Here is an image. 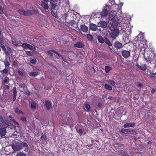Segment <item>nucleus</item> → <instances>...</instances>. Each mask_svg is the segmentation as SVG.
Returning <instances> with one entry per match:
<instances>
[{"label":"nucleus","mask_w":156,"mask_h":156,"mask_svg":"<svg viewBox=\"0 0 156 156\" xmlns=\"http://www.w3.org/2000/svg\"><path fill=\"white\" fill-rule=\"evenodd\" d=\"M126 19L125 17H119V19L115 18L113 20L111 26L110 27L111 31L110 36L111 38L113 39L116 38L119 34V30L116 29L117 26L119 24L121 27L123 26L124 24L126 23Z\"/></svg>","instance_id":"f257e3e1"},{"label":"nucleus","mask_w":156,"mask_h":156,"mask_svg":"<svg viewBox=\"0 0 156 156\" xmlns=\"http://www.w3.org/2000/svg\"><path fill=\"white\" fill-rule=\"evenodd\" d=\"M119 5L115 3L111 6V9L109 12V16L111 20H113L115 18L119 19L122 16V13L120 10L118 9Z\"/></svg>","instance_id":"f03ea898"},{"label":"nucleus","mask_w":156,"mask_h":156,"mask_svg":"<svg viewBox=\"0 0 156 156\" xmlns=\"http://www.w3.org/2000/svg\"><path fill=\"white\" fill-rule=\"evenodd\" d=\"M18 12L19 13L25 16H28L38 13V10L37 9L32 10H28L27 11H25L23 10H18Z\"/></svg>","instance_id":"7ed1b4c3"},{"label":"nucleus","mask_w":156,"mask_h":156,"mask_svg":"<svg viewBox=\"0 0 156 156\" xmlns=\"http://www.w3.org/2000/svg\"><path fill=\"white\" fill-rule=\"evenodd\" d=\"M0 123V135L2 137L5 136L6 131L5 123Z\"/></svg>","instance_id":"20e7f679"},{"label":"nucleus","mask_w":156,"mask_h":156,"mask_svg":"<svg viewBox=\"0 0 156 156\" xmlns=\"http://www.w3.org/2000/svg\"><path fill=\"white\" fill-rule=\"evenodd\" d=\"M146 43L144 41L140 40H138V41L136 42V45L137 46V48H140V49H142L144 48L146 45Z\"/></svg>","instance_id":"39448f33"},{"label":"nucleus","mask_w":156,"mask_h":156,"mask_svg":"<svg viewBox=\"0 0 156 156\" xmlns=\"http://www.w3.org/2000/svg\"><path fill=\"white\" fill-rule=\"evenodd\" d=\"M22 47L25 49H29L33 51L36 50V48L35 47L27 43H23L22 45Z\"/></svg>","instance_id":"423d86ee"},{"label":"nucleus","mask_w":156,"mask_h":156,"mask_svg":"<svg viewBox=\"0 0 156 156\" xmlns=\"http://www.w3.org/2000/svg\"><path fill=\"white\" fill-rule=\"evenodd\" d=\"M76 20L74 19H71L70 20L69 25V27L73 30H75V28H76L77 26Z\"/></svg>","instance_id":"0eeeda50"},{"label":"nucleus","mask_w":156,"mask_h":156,"mask_svg":"<svg viewBox=\"0 0 156 156\" xmlns=\"http://www.w3.org/2000/svg\"><path fill=\"white\" fill-rule=\"evenodd\" d=\"M57 1L56 0H51L50 1L51 7L50 9L51 10H55V8L57 6Z\"/></svg>","instance_id":"6e6552de"},{"label":"nucleus","mask_w":156,"mask_h":156,"mask_svg":"<svg viewBox=\"0 0 156 156\" xmlns=\"http://www.w3.org/2000/svg\"><path fill=\"white\" fill-rule=\"evenodd\" d=\"M108 8L107 6H105L103 9L102 11L101 12L100 15L102 16L106 17L108 14L107 9Z\"/></svg>","instance_id":"1a4fd4ad"},{"label":"nucleus","mask_w":156,"mask_h":156,"mask_svg":"<svg viewBox=\"0 0 156 156\" xmlns=\"http://www.w3.org/2000/svg\"><path fill=\"white\" fill-rule=\"evenodd\" d=\"M49 0H44V1H42L41 2V6L45 9L48 10L49 6L48 5V2Z\"/></svg>","instance_id":"9d476101"},{"label":"nucleus","mask_w":156,"mask_h":156,"mask_svg":"<svg viewBox=\"0 0 156 156\" xmlns=\"http://www.w3.org/2000/svg\"><path fill=\"white\" fill-rule=\"evenodd\" d=\"M70 17V20L71 19H74L76 20L77 18V15H78L76 12H74L73 10H71L69 12Z\"/></svg>","instance_id":"9b49d317"},{"label":"nucleus","mask_w":156,"mask_h":156,"mask_svg":"<svg viewBox=\"0 0 156 156\" xmlns=\"http://www.w3.org/2000/svg\"><path fill=\"white\" fill-rule=\"evenodd\" d=\"M122 56L125 58H127L130 56V52L128 50H123L122 51Z\"/></svg>","instance_id":"f8f14e48"},{"label":"nucleus","mask_w":156,"mask_h":156,"mask_svg":"<svg viewBox=\"0 0 156 156\" xmlns=\"http://www.w3.org/2000/svg\"><path fill=\"white\" fill-rule=\"evenodd\" d=\"M98 26L103 28H106L107 26V22L105 21H100L98 23Z\"/></svg>","instance_id":"ddd939ff"},{"label":"nucleus","mask_w":156,"mask_h":156,"mask_svg":"<svg viewBox=\"0 0 156 156\" xmlns=\"http://www.w3.org/2000/svg\"><path fill=\"white\" fill-rule=\"evenodd\" d=\"M50 51L55 53L60 57H61V56H62V55H61L59 53L55 51L54 49H50L49 51H47V53L49 55H50L51 57L53 56V54Z\"/></svg>","instance_id":"4468645a"},{"label":"nucleus","mask_w":156,"mask_h":156,"mask_svg":"<svg viewBox=\"0 0 156 156\" xmlns=\"http://www.w3.org/2000/svg\"><path fill=\"white\" fill-rule=\"evenodd\" d=\"M114 46L116 49H120L122 47V44L119 41L115 42L114 44Z\"/></svg>","instance_id":"2eb2a0df"},{"label":"nucleus","mask_w":156,"mask_h":156,"mask_svg":"<svg viewBox=\"0 0 156 156\" xmlns=\"http://www.w3.org/2000/svg\"><path fill=\"white\" fill-rule=\"evenodd\" d=\"M4 65L6 67H8L10 63V58L9 57H7L4 61Z\"/></svg>","instance_id":"dca6fc26"},{"label":"nucleus","mask_w":156,"mask_h":156,"mask_svg":"<svg viewBox=\"0 0 156 156\" xmlns=\"http://www.w3.org/2000/svg\"><path fill=\"white\" fill-rule=\"evenodd\" d=\"M90 28L93 31H95L98 29L97 26L96 25L93 23L90 24Z\"/></svg>","instance_id":"f3484780"},{"label":"nucleus","mask_w":156,"mask_h":156,"mask_svg":"<svg viewBox=\"0 0 156 156\" xmlns=\"http://www.w3.org/2000/svg\"><path fill=\"white\" fill-rule=\"evenodd\" d=\"M74 46L79 48H83L84 45L81 42H79L74 44Z\"/></svg>","instance_id":"a211bd4d"},{"label":"nucleus","mask_w":156,"mask_h":156,"mask_svg":"<svg viewBox=\"0 0 156 156\" xmlns=\"http://www.w3.org/2000/svg\"><path fill=\"white\" fill-rule=\"evenodd\" d=\"M115 3L114 0H109L108 3L105 6H107L108 9H111V6Z\"/></svg>","instance_id":"6ab92c4d"},{"label":"nucleus","mask_w":156,"mask_h":156,"mask_svg":"<svg viewBox=\"0 0 156 156\" xmlns=\"http://www.w3.org/2000/svg\"><path fill=\"white\" fill-rule=\"evenodd\" d=\"M3 39L2 38L0 37V46L2 48V49H3L4 51H6V48L3 45Z\"/></svg>","instance_id":"aec40b11"},{"label":"nucleus","mask_w":156,"mask_h":156,"mask_svg":"<svg viewBox=\"0 0 156 156\" xmlns=\"http://www.w3.org/2000/svg\"><path fill=\"white\" fill-rule=\"evenodd\" d=\"M135 124L133 122L126 123L123 125V127L125 128L128 127H132L134 126Z\"/></svg>","instance_id":"412c9836"},{"label":"nucleus","mask_w":156,"mask_h":156,"mask_svg":"<svg viewBox=\"0 0 156 156\" xmlns=\"http://www.w3.org/2000/svg\"><path fill=\"white\" fill-rule=\"evenodd\" d=\"M88 27L84 25H82L81 26V30L83 32H87L88 31Z\"/></svg>","instance_id":"4be33fe9"},{"label":"nucleus","mask_w":156,"mask_h":156,"mask_svg":"<svg viewBox=\"0 0 156 156\" xmlns=\"http://www.w3.org/2000/svg\"><path fill=\"white\" fill-rule=\"evenodd\" d=\"M13 99L14 101L16 100L17 95V91L16 87H14L13 89Z\"/></svg>","instance_id":"5701e85b"},{"label":"nucleus","mask_w":156,"mask_h":156,"mask_svg":"<svg viewBox=\"0 0 156 156\" xmlns=\"http://www.w3.org/2000/svg\"><path fill=\"white\" fill-rule=\"evenodd\" d=\"M45 106L47 109L49 110L51 108V103L50 101H45Z\"/></svg>","instance_id":"b1692460"},{"label":"nucleus","mask_w":156,"mask_h":156,"mask_svg":"<svg viewBox=\"0 0 156 156\" xmlns=\"http://www.w3.org/2000/svg\"><path fill=\"white\" fill-rule=\"evenodd\" d=\"M97 38L99 43L102 44L104 43L105 38L104 39L101 36H98L97 37Z\"/></svg>","instance_id":"393cba45"},{"label":"nucleus","mask_w":156,"mask_h":156,"mask_svg":"<svg viewBox=\"0 0 156 156\" xmlns=\"http://www.w3.org/2000/svg\"><path fill=\"white\" fill-rule=\"evenodd\" d=\"M12 44L16 46L18 45L19 43L18 41L17 40V39L15 38H12Z\"/></svg>","instance_id":"a878e982"},{"label":"nucleus","mask_w":156,"mask_h":156,"mask_svg":"<svg viewBox=\"0 0 156 156\" xmlns=\"http://www.w3.org/2000/svg\"><path fill=\"white\" fill-rule=\"evenodd\" d=\"M38 74V72H31L29 73V75L32 77H35Z\"/></svg>","instance_id":"bb28decb"},{"label":"nucleus","mask_w":156,"mask_h":156,"mask_svg":"<svg viewBox=\"0 0 156 156\" xmlns=\"http://www.w3.org/2000/svg\"><path fill=\"white\" fill-rule=\"evenodd\" d=\"M12 147L14 149H15L16 150H19L21 148V146L20 144H16V145H14Z\"/></svg>","instance_id":"cd10ccee"},{"label":"nucleus","mask_w":156,"mask_h":156,"mask_svg":"<svg viewBox=\"0 0 156 156\" xmlns=\"http://www.w3.org/2000/svg\"><path fill=\"white\" fill-rule=\"evenodd\" d=\"M104 42L109 46H112V44L110 41L107 38H105V41Z\"/></svg>","instance_id":"c85d7f7f"},{"label":"nucleus","mask_w":156,"mask_h":156,"mask_svg":"<svg viewBox=\"0 0 156 156\" xmlns=\"http://www.w3.org/2000/svg\"><path fill=\"white\" fill-rule=\"evenodd\" d=\"M14 110L15 112L17 114H24V113L22 111L20 110L19 109L17 108H15Z\"/></svg>","instance_id":"c756f323"},{"label":"nucleus","mask_w":156,"mask_h":156,"mask_svg":"<svg viewBox=\"0 0 156 156\" xmlns=\"http://www.w3.org/2000/svg\"><path fill=\"white\" fill-rule=\"evenodd\" d=\"M23 147L25 148V151H28V146L27 144L26 143L24 142L23 143Z\"/></svg>","instance_id":"7c9ffc66"},{"label":"nucleus","mask_w":156,"mask_h":156,"mask_svg":"<svg viewBox=\"0 0 156 156\" xmlns=\"http://www.w3.org/2000/svg\"><path fill=\"white\" fill-rule=\"evenodd\" d=\"M104 86L106 89H108L109 90H111L112 89V87L111 86L108 85L106 84H105L104 85Z\"/></svg>","instance_id":"2f4dec72"},{"label":"nucleus","mask_w":156,"mask_h":156,"mask_svg":"<svg viewBox=\"0 0 156 156\" xmlns=\"http://www.w3.org/2000/svg\"><path fill=\"white\" fill-rule=\"evenodd\" d=\"M137 66L140 69H141L142 70L145 71L146 70V67L145 66H140L138 65H137Z\"/></svg>","instance_id":"473e14b6"},{"label":"nucleus","mask_w":156,"mask_h":156,"mask_svg":"<svg viewBox=\"0 0 156 156\" xmlns=\"http://www.w3.org/2000/svg\"><path fill=\"white\" fill-rule=\"evenodd\" d=\"M129 134H131L133 135H136L137 134V133L136 132V131L134 130H129Z\"/></svg>","instance_id":"72a5a7b5"},{"label":"nucleus","mask_w":156,"mask_h":156,"mask_svg":"<svg viewBox=\"0 0 156 156\" xmlns=\"http://www.w3.org/2000/svg\"><path fill=\"white\" fill-rule=\"evenodd\" d=\"M105 69L106 72L107 73H108V72H109V71L112 69L111 68L108 66H105Z\"/></svg>","instance_id":"f704fd0d"},{"label":"nucleus","mask_w":156,"mask_h":156,"mask_svg":"<svg viewBox=\"0 0 156 156\" xmlns=\"http://www.w3.org/2000/svg\"><path fill=\"white\" fill-rule=\"evenodd\" d=\"M31 107L32 109H35L36 107V103L32 102L31 104Z\"/></svg>","instance_id":"c9c22d12"},{"label":"nucleus","mask_w":156,"mask_h":156,"mask_svg":"<svg viewBox=\"0 0 156 156\" xmlns=\"http://www.w3.org/2000/svg\"><path fill=\"white\" fill-rule=\"evenodd\" d=\"M149 77L151 78H154L156 77V72L155 73H151L149 75Z\"/></svg>","instance_id":"e433bc0d"},{"label":"nucleus","mask_w":156,"mask_h":156,"mask_svg":"<svg viewBox=\"0 0 156 156\" xmlns=\"http://www.w3.org/2000/svg\"><path fill=\"white\" fill-rule=\"evenodd\" d=\"M129 130L128 129H122L121 132L124 134H129Z\"/></svg>","instance_id":"4c0bfd02"},{"label":"nucleus","mask_w":156,"mask_h":156,"mask_svg":"<svg viewBox=\"0 0 156 156\" xmlns=\"http://www.w3.org/2000/svg\"><path fill=\"white\" fill-rule=\"evenodd\" d=\"M87 36L89 40L90 41H92L93 40V37L91 35L88 34L87 35Z\"/></svg>","instance_id":"58836bf2"},{"label":"nucleus","mask_w":156,"mask_h":156,"mask_svg":"<svg viewBox=\"0 0 156 156\" xmlns=\"http://www.w3.org/2000/svg\"><path fill=\"white\" fill-rule=\"evenodd\" d=\"M108 82L110 84L113 86H114L115 85L116 83L113 81L111 80H108Z\"/></svg>","instance_id":"ea45409f"},{"label":"nucleus","mask_w":156,"mask_h":156,"mask_svg":"<svg viewBox=\"0 0 156 156\" xmlns=\"http://www.w3.org/2000/svg\"><path fill=\"white\" fill-rule=\"evenodd\" d=\"M26 54L29 56H32L33 55V53L30 51H26Z\"/></svg>","instance_id":"a19ab883"},{"label":"nucleus","mask_w":156,"mask_h":156,"mask_svg":"<svg viewBox=\"0 0 156 156\" xmlns=\"http://www.w3.org/2000/svg\"><path fill=\"white\" fill-rule=\"evenodd\" d=\"M29 61L32 64H35L37 62V60L36 59H30Z\"/></svg>","instance_id":"79ce46f5"},{"label":"nucleus","mask_w":156,"mask_h":156,"mask_svg":"<svg viewBox=\"0 0 156 156\" xmlns=\"http://www.w3.org/2000/svg\"><path fill=\"white\" fill-rule=\"evenodd\" d=\"M84 108H85L87 110H89L90 108V106L89 104H85L84 105Z\"/></svg>","instance_id":"37998d69"},{"label":"nucleus","mask_w":156,"mask_h":156,"mask_svg":"<svg viewBox=\"0 0 156 156\" xmlns=\"http://www.w3.org/2000/svg\"><path fill=\"white\" fill-rule=\"evenodd\" d=\"M23 92L24 94L27 95L29 96L30 95V93L28 90L24 91Z\"/></svg>","instance_id":"c03bdc74"},{"label":"nucleus","mask_w":156,"mask_h":156,"mask_svg":"<svg viewBox=\"0 0 156 156\" xmlns=\"http://www.w3.org/2000/svg\"><path fill=\"white\" fill-rule=\"evenodd\" d=\"M20 120L23 122H26L27 121L26 118L23 116L21 117L20 118Z\"/></svg>","instance_id":"a18cd8bd"},{"label":"nucleus","mask_w":156,"mask_h":156,"mask_svg":"<svg viewBox=\"0 0 156 156\" xmlns=\"http://www.w3.org/2000/svg\"><path fill=\"white\" fill-rule=\"evenodd\" d=\"M17 156H26L25 154L20 152L17 153Z\"/></svg>","instance_id":"49530a36"},{"label":"nucleus","mask_w":156,"mask_h":156,"mask_svg":"<svg viewBox=\"0 0 156 156\" xmlns=\"http://www.w3.org/2000/svg\"><path fill=\"white\" fill-rule=\"evenodd\" d=\"M3 73H4L5 75H6L8 72V71L7 69H5L2 71Z\"/></svg>","instance_id":"de8ad7c7"},{"label":"nucleus","mask_w":156,"mask_h":156,"mask_svg":"<svg viewBox=\"0 0 156 156\" xmlns=\"http://www.w3.org/2000/svg\"><path fill=\"white\" fill-rule=\"evenodd\" d=\"M51 13L52 16L55 18H56L57 16V14L54 12L52 10L51 11Z\"/></svg>","instance_id":"09e8293b"},{"label":"nucleus","mask_w":156,"mask_h":156,"mask_svg":"<svg viewBox=\"0 0 156 156\" xmlns=\"http://www.w3.org/2000/svg\"><path fill=\"white\" fill-rule=\"evenodd\" d=\"M121 154H122V155L123 156H129V155L126 152L124 151H122L121 152Z\"/></svg>","instance_id":"8fccbe9b"},{"label":"nucleus","mask_w":156,"mask_h":156,"mask_svg":"<svg viewBox=\"0 0 156 156\" xmlns=\"http://www.w3.org/2000/svg\"><path fill=\"white\" fill-rule=\"evenodd\" d=\"M41 138L43 139H44L45 140V141H46V140H47L46 136L45 135H42L41 137Z\"/></svg>","instance_id":"3c124183"},{"label":"nucleus","mask_w":156,"mask_h":156,"mask_svg":"<svg viewBox=\"0 0 156 156\" xmlns=\"http://www.w3.org/2000/svg\"><path fill=\"white\" fill-rule=\"evenodd\" d=\"M9 86L8 85H5L4 86V89L6 90H7L9 89Z\"/></svg>","instance_id":"603ef678"},{"label":"nucleus","mask_w":156,"mask_h":156,"mask_svg":"<svg viewBox=\"0 0 156 156\" xmlns=\"http://www.w3.org/2000/svg\"><path fill=\"white\" fill-rule=\"evenodd\" d=\"M18 73L21 76H23V73L21 71L18 70Z\"/></svg>","instance_id":"864d4df0"},{"label":"nucleus","mask_w":156,"mask_h":156,"mask_svg":"<svg viewBox=\"0 0 156 156\" xmlns=\"http://www.w3.org/2000/svg\"><path fill=\"white\" fill-rule=\"evenodd\" d=\"M13 65L14 66H17V63L16 61H13L12 62Z\"/></svg>","instance_id":"5fc2aeb1"},{"label":"nucleus","mask_w":156,"mask_h":156,"mask_svg":"<svg viewBox=\"0 0 156 156\" xmlns=\"http://www.w3.org/2000/svg\"><path fill=\"white\" fill-rule=\"evenodd\" d=\"M77 131L79 133H81L83 132V130L81 129H79L77 130Z\"/></svg>","instance_id":"6e6d98bb"},{"label":"nucleus","mask_w":156,"mask_h":156,"mask_svg":"<svg viewBox=\"0 0 156 156\" xmlns=\"http://www.w3.org/2000/svg\"><path fill=\"white\" fill-rule=\"evenodd\" d=\"M156 91V88H153L152 89L151 91V92L152 93H154Z\"/></svg>","instance_id":"4d7b16f0"},{"label":"nucleus","mask_w":156,"mask_h":156,"mask_svg":"<svg viewBox=\"0 0 156 156\" xmlns=\"http://www.w3.org/2000/svg\"><path fill=\"white\" fill-rule=\"evenodd\" d=\"M2 7L1 5H0V12L1 11L0 13L1 14H2V13L3 11L2 10Z\"/></svg>","instance_id":"13d9d810"},{"label":"nucleus","mask_w":156,"mask_h":156,"mask_svg":"<svg viewBox=\"0 0 156 156\" xmlns=\"http://www.w3.org/2000/svg\"><path fill=\"white\" fill-rule=\"evenodd\" d=\"M8 82V80L7 79H5L4 80V82L5 83H7Z\"/></svg>","instance_id":"bf43d9fd"},{"label":"nucleus","mask_w":156,"mask_h":156,"mask_svg":"<svg viewBox=\"0 0 156 156\" xmlns=\"http://www.w3.org/2000/svg\"><path fill=\"white\" fill-rule=\"evenodd\" d=\"M7 49L8 50V51H9V52H11V49L9 47H8Z\"/></svg>","instance_id":"052dcab7"},{"label":"nucleus","mask_w":156,"mask_h":156,"mask_svg":"<svg viewBox=\"0 0 156 156\" xmlns=\"http://www.w3.org/2000/svg\"><path fill=\"white\" fill-rule=\"evenodd\" d=\"M102 105L100 103V102H99L98 103V106L99 107H101V106Z\"/></svg>","instance_id":"680f3d73"},{"label":"nucleus","mask_w":156,"mask_h":156,"mask_svg":"<svg viewBox=\"0 0 156 156\" xmlns=\"http://www.w3.org/2000/svg\"><path fill=\"white\" fill-rule=\"evenodd\" d=\"M61 57H62V59H63V60L65 62H66V58H63V57H62V56H61Z\"/></svg>","instance_id":"e2e57ef3"},{"label":"nucleus","mask_w":156,"mask_h":156,"mask_svg":"<svg viewBox=\"0 0 156 156\" xmlns=\"http://www.w3.org/2000/svg\"><path fill=\"white\" fill-rule=\"evenodd\" d=\"M137 86H138L141 87L142 86V85L140 83H139L138 84Z\"/></svg>","instance_id":"0e129e2a"},{"label":"nucleus","mask_w":156,"mask_h":156,"mask_svg":"<svg viewBox=\"0 0 156 156\" xmlns=\"http://www.w3.org/2000/svg\"><path fill=\"white\" fill-rule=\"evenodd\" d=\"M16 124L18 126H20L19 124L16 122Z\"/></svg>","instance_id":"69168bd1"},{"label":"nucleus","mask_w":156,"mask_h":156,"mask_svg":"<svg viewBox=\"0 0 156 156\" xmlns=\"http://www.w3.org/2000/svg\"><path fill=\"white\" fill-rule=\"evenodd\" d=\"M1 31L0 30V35H1Z\"/></svg>","instance_id":"338daca9"},{"label":"nucleus","mask_w":156,"mask_h":156,"mask_svg":"<svg viewBox=\"0 0 156 156\" xmlns=\"http://www.w3.org/2000/svg\"><path fill=\"white\" fill-rule=\"evenodd\" d=\"M121 5H123V4L122 3H121Z\"/></svg>","instance_id":"774afa93"}]
</instances>
